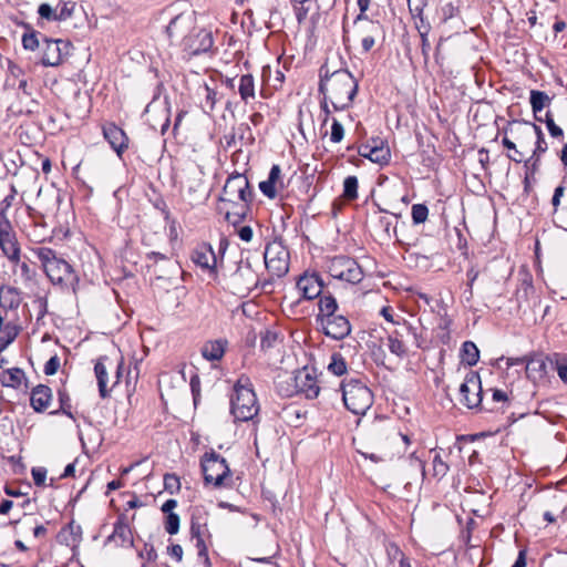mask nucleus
<instances>
[{
  "instance_id": "32",
  "label": "nucleus",
  "mask_w": 567,
  "mask_h": 567,
  "mask_svg": "<svg viewBox=\"0 0 567 567\" xmlns=\"http://www.w3.org/2000/svg\"><path fill=\"white\" fill-rule=\"evenodd\" d=\"M75 473V464L70 463L65 466L63 473L58 476H51L50 482L47 484L48 470L38 467V486H53L54 482L60 478L73 477Z\"/></svg>"
},
{
  "instance_id": "17",
  "label": "nucleus",
  "mask_w": 567,
  "mask_h": 567,
  "mask_svg": "<svg viewBox=\"0 0 567 567\" xmlns=\"http://www.w3.org/2000/svg\"><path fill=\"white\" fill-rule=\"evenodd\" d=\"M398 435L399 432L393 423L385 417H377L368 430V440L380 450L388 449Z\"/></svg>"
},
{
  "instance_id": "10",
  "label": "nucleus",
  "mask_w": 567,
  "mask_h": 567,
  "mask_svg": "<svg viewBox=\"0 0 567 567\" xmlns=\"http://www.w3.org/2000/svg\"><path fill=\"white\" fill-rule=\"evenodd\" d=\"M203 167L195 162L185 165L182 173V186L192 202H199L207 195Z\"/></svg>"
},
{
  "instance_id": "60",
  "label": "nucleus",
  "mask_w": 567,
  "mask_h": 567,
  "mask_svg": "<svg viewBox=\"0 0 567 567\" xmlns=\"http://www.w3.org/2000/svg\"><path fill=\"white\" fill-rule=\"evenodd\" d=\"M22 44L24 49L34 50L35 49V32L30 31L25 32L22 37Z\"/></svg>"
},
{
  "instance_id": "8",
  "label": "nucleus",
  "mask_w": 567,
  "mask_h": 567,
  "mask_svg": "<svg viewBox=\"0 0 567 567\" xmlns=\"http://www.w3.org/2000/svg\"><path fill=\"white\" fill-rule=\"evenodd\" d=\"M386 334L390 352L399 358L408 355V341L410 337L414 338L416 347H421L416 329L405 319H402V322H396L395 327L388 329Z\"/></svg>"
},
{
  "instance_id": "59",
  "label": "nucleus",
  "mask_w": 567,
  "mask_h": 567,
  "mask_svg": "<svg viewBox=\"0 0 567 567\" xmlns=\"http://www.w3.org/2000/svg\"><path fill=\"white\" fill-rule=\"evenodd\" d=\"M565 190H566V188L564 185H559L555 188V192H554V195L551 198V205L554 207V212L558 210V207L560 205V199L564 196Z\"/></svg>"
},
{
  "instance_id": "61",
  "label": "nucleus",
  "mask_w": 567,
  "mask_h": 567,
  "mask_svg": "<svg viewBox=\"0 0 567 567\" xmlns=\"http://www.w3.org/2000/svg\"><path fill=\"white\" fill-rule=\"evenodd\" d=\"M421 49L424 62L426 63L430 55L431 44L429 42L426 33H421Z\"/></svg>"
},
{
  "instance_id": "54",
  "label": "nucleus",
  "mask_w": 567,
  "mask_h": 567,
  "mask_svg": "<svg viewBox=\"0 0 567 567\" xmlns=\"http://www.w3.org/2000/svg\"><path fill=\"white\" fill-rule=\"evenodd\" d=\"M381 315L388 322L392 323V327H395L396 322H402L403 319L400 316H395L391 307H383L381 309Z\"/></svg>"
},
{
  "instance_id": "49",
  "label": "nucleus",
  "mask_w": 567,
  "mask_h": 567,
  "mask_svg": "<svg viewBox=\"0 0 567 567\" xmlns=\"http://www.w3.org/2000/svg\"><path fill=\"white\" fill-rule=\"evenodd\" d=\"M408 6L413 17H421L426 6V0H408Z\"/></svg>"
},
{
  "instance_id": "13",
  "label": "nucleus",
  "mask_w": 567,
  "mask_h": 567,
  "mask_svg": "<svg viewBox=\"0 0 567 567\" xmlns=\"http://www.w3.org/2000/svg\"><path fill=\"white\" fill-rule=\"evenodd\" d=\"M328 271L331 277L352 285L361 282L364 277L361 266L346 256L333 257L329 262Z\"/></svg>"
},
{
  "instance_id": "43",
  "label": "nucleus",
  "mask_w": 567,
  "mask_h": 567,
  "mask_svg": "<svg viewBox=\"0 0 567 567\" xmlns=\"http://www.w3.org/2000/svg\"><path fill=\"white\" fill-rule=\"evenodd\" d=\"M412 221L414 225L423 224L427 220L429 208L424 204H414L411 208Z\"/></svg>"
},
{
  "instance_id": "27",
  "label": "nucleus",
  "mask_w": 567,
  "mask_h": 567,
  "mask_svg": "<svg viewBox=\"0 0 567 567\" xmlns=\"http://www.w3.org/2000/svg\"><path fill=\"white\" fill-rule=\"evenodd\" d=\"M83 538L82 527L74 520H71L65 527H63L58 534L60 543L65 544L73 550L78 548Z\"/></svg>"
},
{
  "instance_id": "45",
  "label": "nucleus",
  "mask_w": 567,
  "mask_h": 567,
  "mask_svg": "<svg viewBox=\"0 0 567 567\" xmlns=\"http://www.w3.org/2000/svg\"><path fill=\"white\" fill-rule=\"evenodd\" d=\"M164 487L171 494H174L181 489V481L176 474L164 475Z\"/></svg>"
},
{
  "instance_id": "62",
  "label": "nucleus",
  "mask_w": 567,
  "mask_h": 567,
  "mask_svg": "<svg viewBox=\"0 0 567 567\" xmlns=\"http://www.w3.org/2000/svg\"><path fill=\"white\" fill-rule=\"evenodd\" d=\"M168 554L175 558L177 561H181L183 558V548L178 544H173L167 548Z\"/></svg>"
},
{
  "instance_id": "51",
  "label": "nucleus",
  "mask_w": 567,
  "mask_h": 567,
  "mask_svg": "<svg viewBox=\"0 0 567 567\" xmlns=\"http://www.w3.org/2000/svg\"><path fill=\"white\" fill-rule=\"evenodd\" d=\"M60 368V358L55 354L52 355L49 361L44 364V373L47 375H53Z\"/></svg>"
},
{
  "instance_id": "34",
  "label": "nucleus",
  "mask_w": 567,
  "mask_h": 567,
  "mask_svg": "<svg viewBox=\"0 0 567 567\" xmlns=\"http://www.w3.org/2000/svg\"><path fill=\"white\" fill-rule=\"evenodd\" d=\"M231 281L238 290H250L255 285L254 274L249 268L239 267L231 276Z\"/></svg>"
},
{
  "instance_id": "20",
  "label": "nucleus",
  "mask_w": 567,
  "mask_h": 567,
  "mask_svg": "<svg viewBox=\"0 0 567 567\" xmlns=\"http://www.w3.org/2000/svg\"><path fill=\"white\" fill-rule=\"evenodd\" d=\"M359 154L380 165L388 164L391 158L390 148L381 138L369 140L360 147Z\"/></svg>"
},
{
  "instance_id": "9",
  "label": "nucleus",
  "mask_w": 567,
  "mask_h": 567,
  "mask_svg": "<svg viewBox=\"0 0 567 567\" xmlns=\"http://www.w3.org/2000/svg\"><path fill=\"white\" fill-rule=\"evenodd\" d=\"M38 258L41 260L43 271L53 284H62L71 279V266L64 259L56 257L51 249L38 248Z\"/></svg>"
},
{
  "instance_id": "53",
  "label": "nucleus",
  "mask_w": 567,
  "mask_h": 567,
  "mask_svg": "<svg viewBox=\"0 0 567 567\" xmlns=\"http://www.w3.org/2000/svg\"><path fill=\"white\" fill-rule=\"evenodd\" d=\"M523 162L525 163V167L528 173L533 175L538 169L540 156L532 153L530 156L526 159L524 158Z\"/></svg>"
},
{
  "instance_id": "33",
  "label": "nucleus",
  "mask_w": 567,
  "mask_h": 567,
  "mask_svg": "<svg viewBox=\"0 0 567 567\" xmlns=\"http://www.w3.org/2000/svg\"><path fill=\"white\" fill-rule=\"evenodd\" d=\"M238 92L243 102L248 103L256 96L255 79L251 74H244L239 78Z\"/></svg>"
},
{
  "instance_id": "35",
  "label": "nucleus",
  "mask_w": 567,
  "mask_h": 567,
  "mask_svg": "<svg viewBox=\"0 0 567 567\" xmlns=\"http://www.w3.org/2000/svg\"><path fill=\"white\" fill-rule=\"evenodd\" d=\"M550 97L543 91L532 90L530 91V106L535 118L537 121H543L537 114L543 111L544 107L549 105Z\"/></svg>"
},
{
  "instance_id": "26",
  "label": "nucleus",
  "mask_w": 567,
  "mask_h": 567,
  "mask_svg": "<svg viewBox=\"0 0 567 567\" xmlns=\"http://www.w3.org/2000/svg\"><path fill=\"white\" fill-rule=\"evenodd\" d=\"M285 185L281 178V169L279 165H272L267 181L260 182V192L270 199L276 198L279 190L284 189Z\"/></svg>"
},
{
  "instance_id": "58",
  "label": "nucleus",
  "mask_w": 567,
  "mask_h": 567,
  "mask_svg": "<svg viewBox=\"0 0 567 567\" xmlns=\"http://www.w3.org/2000/svg\"><path fill=\"white\" fill-rule=\"evenodd\" d=\"M555 503H556V506H555V509H560V514L558 515V517L564 520V522H567V497L565 496H560V497H555Z\"/></svg>"
},
{
  "instance_id": "1",
  "label": "nucleus",
  "mask_w": 567,
  "mask_h": 567,
  "mask_svg": "<svg viewBox=\"0 0 567 567\" xmlns=\"http://www.w3.org/2000/svg\"><path fill=\"white\" fill-rule=\"evenodd\" d=\"M319 92L322 94L320 109L326 124L333 112L349 110L359 91V81L346 69L331 71L328 64L320 68Z\"/></svg>"
},
{
  "instance_id": "30",
  "label": "nucleus",
  "mask_w": 567,
  "mask_h": 567,
  "mask_svg": "<svg viewBox=\"0 0 567 567\" xmlns=\"http://www.w3.org/2000/svg\"><path fill=\"white\" fill-rule=\"evenodd\" d=\"M227 343L225 339L209 340L202 347V355L208 361H219L225 354Z\"/></svg>"
},
{
  "instance_id": "4",
  "label": "nucleus",
  "mask_w": 567,
  "mask_h": 567,
  "mask_svg": "<svg viewBox=\"0 0 567 567\" xmlns=\"http://www.w3.org/2000/svg\"><path fill=\"white\" fill-rule=\"evenodd\" d=\"M260 406L249 377L243 374L234 384L230 398V412L236 421L257 422Z\"/></svg>"
},
{
  "instance_id": "19",
  "label": "nucleus",
  "mask_w": 567,
  "mask_h": 567,
  "mask_svg": "<svg viewBox=\"0 0 567 567\" xmlns=\"http://www.w3.org/2000/svg\"><path fill=\"white\" fill-rule=\"evenodd\" d=\"M355 34L361 40L362 50L368 53L375 44V38L381 34L382 28L378 21L358 16L354 20Z\"/></svg>"
},
{
  "instance_id": "24",
  "label": "nucleus",
  "mask_w": 567,
  "mask_h": 567,
  "mask_svg": "<svg viewBox=\"0 0 567 567\" xmlns=\"http://www.w3.org/2000/svg\"><path fill=\"white\" fill-rule=\"evenodd\" d=\"M104 138L118 156L128 148V137L123 128L113 122H107L102 126Z\"/></svg>"
},
{
  "instance_id": "16",
  "label": "nucleus",
  "mask_w": 567,
  "mask_h": 567,
  "mask_svg": "<svg viewBox=\"0 0 567 567\" xmlns=\"http://www.w3.org/2000/svg\"><path fill=\"white\" fill-rule=\"evenodd\" d=\"M135 518V515H128L126 513H121L117 516L116 522L113 526V532L105 539V545H111L114 547L130 548L134 546V536L132 530V523Z\"/></svg>"
},
{
  "instance_id": "7",
  "label": "nucleus",
  "mask_w": 567,
  "mask_h": 567,
  "mask_svg": "<svg viewBox=\"0 0 567 567\" xmlns=\"http://www.w3.org/2000/svg\"><path fill=\"white\" fill-rule=\"evenodd\" d=\"M202 472L206 485L216 488L231 486V472L224 457L216 452L205 453L200 460Z\"/></svg>"
},
{
  "instance_id": "56",
  "label": "nucleus",
  "mask_w": 567,
  "mask_h": 567,
  "mask_svg": "<svg viewBox=\"0 0 567 567\" xmlns=\"http://www.w3.org/2000/svg\"><path fill=\"white\" fill-rule=\"evenodd\" d=\"M556 371L560 380L565 383H567V361L565 359L559 358L556 355Z\"/></svg>"
},
{
  "instance_id": "42",
  "label": "nucleus",
  "mask_w": 567,
  "mask_h": 567,
  "mask_svg": "<svg viewBox=\"0 0 567 567\" xmlns=\"http://www.w3.org/2000/svg\"><path fill=\"white\" fill-rule=\"evenodd\" d=\"M343 197L348 200L358 198V178L348 176L343 182Z\"/></svg>"
},
{
  "instance_id": "29",
  "label": "nucleus",
  "mask_w": 567,
  "mask_h": 567,
  "mask_svg": "<svg viewBox=\"0 0 567 567\" xmlns=\"http://www.w3.org/2000/svg\"><path fill=\"white\" fill-rule=\"evenodd\" d=\"M0 381L3 386H10L16 389H28V380L23 370L19 368H12L4 370L1 373Z\"/></svg>"
},
{
  "instance_id": "37",
  "label": "nucleus",
  "mask_w": 567,
  "mask_h": 567,
  "mask_svg": "<svg viewBox=\"0 0 567 567\" xmlns=\"http://www.w3.org/2000/svg\"><path fill=\"white\" fill-rule=\"evenodd\" d=\"M462 361L470 367L475 365L480 360V351L472 341H465L461 349Z\"/></svg>"
},
{
  "instance_id": "55",
  "label": "nucleus",
  "mask_w": 567,
  "mask_h": 567,
  "mask_svg": "<svg viewBox=\"0 0 567 567\" xmlns=\"http://www.w3.org/2000/svg\"><path fill=\"white\" fill-rule=\"evenodd\" d=\"M25 503H29V499L22 501V502H17V503L13 501H10V499H2L0 502V514H2V515L8 514L13 506H19V507L23 508Z\"/></svg>"
},
{
  "instance_id": "14",
  "label": "nucleus",
  "mask_w": 567,
  "mask_h": 567,
  "mask_svg": "<svg viewBox=\"0 0 567 567\" xmlns=\"http://www.w3.org/2000/svg\"><path fill=\"white\" fill-rule=\"evenodd\" d=\"M267 270L275 277H282L289 270V251L281 241L274 240L266 246L264 254Z\"/></svg>"
},
{
  "instance_id": "18",
  "label": "nucleus",
  "mask_w": 567,
  "mask_h": 567,
  "mask_svg": "<svg viewBox=\"0 0 567 567\" xmlns=\"http://www.w3.org/2000/svg\"><path fill=\"white\" fill-rule=\"evenodd\" d=\"M106 361L107 358H100L94 365L99 392L103 399L109 396L113 388L120 382L123 368V363H118L116 367L112 368L113 373L110 375V368L107 367Z\"/></svg>"
},
{
  "instance_id": "63",
  "label": "nucleus",
  "mask_w": 567,
  "mask_h": 567,
  "mask_svg": "<svg viewBox=\"0 0 567 567\" xmlns=\"http://www.w3.org/2000/svg\"><path fill=\"white\" fill-rule=\"evenodd\" d=\"M492 398L494 402H508L509 398L506 391L501 389H492Z\"/></svg>"
},
{
  "instance_id": "38",
  "label": "nucleus",
  "mask_w": 567,
  "mask_h": 567,
  "mask_svg": "<svg viewBox=\"0 0 567 567\" xmlns=\"http://www.w3.org/2000/svg\"><path fill=\"white\" fill-rule=\"evenodd\" d=\"M534 143L530 153L542 156L547 151V142L540 126L533 123Z\"/></svg>"
},
{
  "instance_id": "22",
  "label": "nucleus",
  "mask_w": 567,
  "mask_h": 567,
  "mask_svg": "<svg viewBox=\"0 0 567 567\" xmlns=\"http://www.w3.org/2000/svg\"><path fill=\"white\" fill-rule=\"evenodd\" d=\"M322 330L327 337L334 340H342L351 333V323L342 315H334L320 321Z\"/></svg>"
},
{
  "instance_id": "6",
  "label": "nucleus",
  "mask_w": 567,
  "mask_h": 567,
  "mask_svg": "<svg viewBox=\"0 0 567 567\" xmlns=\"http://www.w3.org/2000/svg\"><path fill=\"white\" fill-rule=\"evenodd\" d=\"M344 406L357 415H364L373 404V393L360 379L343 380L340 384Z\"/></svg>"
},
{
  "instance_id": "3",
  "label": "nucleus",
  "mask_w": 567,
  "mask_h": 567,
  "mask_svg": "<svg viewBox=\"0 0 567 567\" xmlns=\"http://www.w3.org/2000/svg\"><path fill=\"white\" fill-rule=\"evenodd\" d=\"M251 198L252 193L248 178L244 174H231L226 179L220 197V200L230 203L234 206V212H226V219L231 223L241 220L246 215Z\"/></svg>"
},
{
  "instance_id": "5",
  "label": "nucleus",
  "mask_w": 567,
  "mask_h": 567,
  "mask_svg": "<svg viewBox=\"0 0 567 567\" xmlns=\"http://www.w3.org/2000/svg\"><path fill=\"white\" fill-rule=\"evenodd\" d=\"M504 134L502 144L508 150L507 157L522 163L534 143L533 123L513 121L504 128Z\"/></svg>"
},
{
  "instance_id": "11",
  "label": "nucleus",
  "mask_w": 567,
  "mask_h": 567,
  "mask_svg": "<svg viewBox=\"0 0 567 567\" xmlns=\"http://www.w3.org/2000/svg\"><path fill=\"white\" fill-rule=\"evenodd\" d=\"M190 535L196 540V548L198 550V557L204 564L209 565L208 546L207 540L212 538V534L208 529V513L195 508L190 517Z\"/></svg>"
},
{
  "instance_id": "48",
  "label": "nucleus",
  "mask_w": 567,
  "mask_h": 567,
  "mask_svg": "<svg viewBox=\"0 0 567 567\" xmlns=\"http://www.w3.org/2000/svg\"><path fill=\"white\" fill-rule=\"evenodd\" d=\"M545 123H546L549 134L553 137H563L564 136L563 130L558 125H556V123L553 118V114L549 111L546 112V114H545Z\"/></svg>"
},
{
  "instance_id": "41",
  "label": "nucleus",
  "mask_w": 567,
  "mask_h": 567,
  "mask_svg": "<svg viewBox=\"0 0 567 567\" xmlns=\"http://www.w3.org/2000/svg\"><path fill=\"white\" fill-rule=\"evenodd\" d=\"M0 247L4 255L10 259H16L19 256V248L13 240L12 234L0 238Z\"/></svg>"
},
{
  "instance_id": "52",
  "label": "nucleus",
  "mask_w": 567,
  "mask_h": 567,
  "mask_svg": "<svg viewBox=\"0 0 567 567\" xmlns=\"http://www.w3.org/2000/svg\"><path fill=\"white\" fill-rule=\"evenodd\" d=\"M277 333L271 331H266V333L261 337L260 347L262 350H267L277 342Z\"/></svg>"
},
{
  "instance_id": "57",
  "label": "nucleus",
  "mask_w": 567,
  "mask_h": 567,
  "mask_svg": "<svg viewBox=\"0 0 567 567\" xmlns=\"http://www.w3.org/2000/svg\"><path fill=\"white\" fill-rule=\"evenodd\" d=\"M11 235V225L8 220L6 214L3 213V207L0 208V238L4 236Z\"/></svg>"
},
{
  "instance_id": "21",
  "label": "nucleus",
  "mask_w": 567,
  "mask_h": 567,
  "mask_svg": "<svg viewBox=\"0 0 567 567\" xmlns=\"http://www.w3.org/2000/svg\"><path fill=\"white\" fill-rule=\"evenodd\" d=\"M192 261L209 276H216L217 257L209 244L198 245L190 255Z\"/></svg>"
},
{
  "instance_id": "31",
  "label": "nucleus",
  "mask_w": 567,
  "mask_h": 567,
  "mask_svg": "<svg viewBox=\"0 0 567 567\" xmlns=\"http://www.w3.org/2000/svg\"><path fill=\"white\" fill-rule=\"evenodd\" d=\"M318 315H317V322L322 321V319H327L331 316L336 315V311L338 310V302L336 298L331 295H323L319 297L318 302Z\"/></svg>"
},
{
  "instance_id": "40",
  "label": "nucleus",
  "mask_w": 567,
  "mask_h": 567,
  "mask_svg": "<svg viewBox=\"0 0 567 567\" xmlns=\"http://www.w3.org/2000/svg\"><path fill=\"white\" fill-rule=\"evenodd\" d=\"M18 336V328L14 324L6 323L0 329V352L3 351Z\"/></svg>"
},
{
  "instance_id": "64",
  "label": "nucleus",
  "mask_w": 567,
  "mask_h": 567,
  "mask_svg": "<svg viewBox=\"0 0 567 567\" xmlns=\"http://www.w3.org/2000/svg\"><path fill=\"white\" fill-rule=\"evenodd\" d=\"M238 236L241 240L249 243L252 239V229L250 226H243L238 229Z\"/></svg>"
},
{
  "instance_id": "23",
  "label": "nucleus",
  "mask_w": 567,
  "mask_h": 567,
  "mask_svg": "<svg viewBox=\"0 0 567 567\" xmlns=\"http://www.w3.org/2000/svg\"><path fill=\"white\" fill-rule=\"evenodd\" d=\"M68 52L69 43L62 40H45L41 63L45 66H56L61 64Z\"/></svg>"
},
{
  "instance_id": "2",
  "label": "nucleus",
  "mask_w": 567,
  "mask_h": 567,
  "mask_svg": "<svg viewBox=\"0 0 567 567\" xmlns=\"http://www.w3.org/2000/svg\"><path fill=\"white\" fill-rule=\"evenodd\" d=\"M172 43L178 44L188 56L209 51L214 44L213 33L195 24L192 14L181 13L166 28Z\"/></svg>"
},
{
  "instance_id": "36",
  "label": "nucleus",
  "mask_w": 567,
  "mask_h": 567,
  "mask_svg": "<svg viewBox=\"0 0 567 567\" xmlns=\"http://www.w3.org/2000/svg\"><path fill=\"white\" fill-rule=\"evenodd\" d=\"M327 369L331 374L342 377L348 371V363L341 353L333 352L330 357Z\"/></svg>"
},
{
  "instance_id": "50",
  "label": "nucleus",
  "mask_w": 567,
  "mask_h": 567,
  "mask_svg": "<svg viewBox=\"0 0 567 567\" xmlns=\"http://www.w3.org/2000/svg\"><path fill=\"white\" fill-rule=\"evenodd\" d=\"M205 90V103L204 107L208 109L209 111H213L216 104V91L210 89L208 85L204 86Z\"/></svg>"
},
{
  "instance_id": "47",
  "label": "nucleus",
  "mask_w": 567,
  "mask_h": 567,
  "mask_svg": "<svg viewBox=\"0 0 567 567\" xmlns=\"http://www.w3.org/2000/svg\"><path fill=\"white\" fill-rule=\"evenodd\" d=\"M432 464L433 475L436 477H443L449 471V465L442 460L440 454L434 455Z\"/></svg>"
},
{
  "instance_id": "28",
  "label": "nucleus",
  "mask_w": 567,
  "mask_h": 567,
  "mask_svg": "<svg viewBox=\"0 0 567 567\" xmlns=\"http://www.w3.org/2000/svg\"><path fill=\"white\" fill-rule=\"evenodd\" d=\"M38 13L41 19L47 21H60L71 17V10L66 7V4L61 3H58L55 7H52L49 3H42L38 8Z\"/></svg>"
},
{
  "instance_id": "39",
  "label": "nucleus",
  "mask_w": 567,
  "mask_h": 567,
  "mask_svg": "<svg viewBox=\"0 0 567 567\" xmlns=\"http://www.w3.org/2000/svg\"><path fill=\"white\" fill-rule=\"evenodd\" d=\"M52 391L44 384H38V413L51 408Z\"/></svg>"
},
{
  "instance_id": "46",
  "label": "nucleus",
  "mask_w": 567,
  "mask_h": 567,
  "mask_svg": "<svg viewBox=\"0 0 567 567\" xmlns=\"http://www.w3.org/2000/svg\"><path fill=\"white\" fill-rule=\"evenodd\" d=\"M343 136L344 130L342 124L336 117H332L330 141L332 143H340L343 140Z\"/></svg>"
},
{
  "instance_id": "25",
  "label": "nucleus",
  "mask_w": 567,
  "mask_h": 567,
  "mask_svg": "<svg viewBox=\"0 0 567 567\" xmlns=\"http://www.w3.org/2000/svg\"><path fill=\"white\" fill-rule=\"evenodd\" d=\"M297 288L305 299L312 300L321 296L323 282L318 274H303L297 281Z\"/></svg>"
},
{
  "instance_id": "15",
  "label": "nucleus",
  "mask_w": 567,
  "mask_h": 567,
  "mask_svg": "<svg viewBox=\"0 0 567 567\" xmlns=\"http://www.w3.org/2000/svg\"><path fill=\"white\" fill-rule=\"evenodd\" d=\"M462 403L468 409L487 410L483 406V390L481 377L475 371H470L460 386Z\"/></svg>"
},
{
  "instance_id": "44",
  "label": "nucleus",
  "mask_w": 567,
  "mask_h": 567,
  "mask_svg": "<svg viewBox=\"0 0 567 567\" xmlns=\"http://www.w3.org/2000/svg\"><path fill=\"white\" fill-rule=\"evenodd\" d=\"M179 516L175 513L166 514L164 528L169 535H175L179 530Z\"/></svg>"
},
{
  "instance_id": "12",
  "label": "nucleus",
  "mask_w": 567,
  "mask_h": 567,
  "mask_svg": "<svg viewBox=\"0 0 567 567\" xmlns=\"http://www.w3.org/2000/svg\"><path fill=\"white\" fill-rule=\"evenodd\" d=\"M291 384L287 389H280L286 396L303 394L307 399H315L320 392V386L313 371L308 368L298 370L293 377H289Z\"/></svg>"
}]
</instances>
